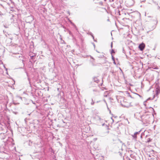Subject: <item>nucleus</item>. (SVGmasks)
<instances>
[{
	"label": "nucleus",
	"mask_w": 160,
	"mask_h": 160,
	"mask_svg": "<svg viewBox=\"0 0 160 160\" xmlns=\"http://www.w3.org/2000/svg\"><path fill=\"white\" fill-rule=\"evenodd\" d=\"M122 106L124 107L129 108L130 106H132V105H131L130 103H129L128 105H122Z\"/></svg>",
	"instance_id": "9d476101"
},
{
	"label": "nucleus",
	"mask_w": 160,
	"mask_h": 160,
	"mask_svg": "<svg viewBox=\"0 0 160 160\" xmlns=\"http://www.w3.org/2000/svg\"><path fill=\"white\" fill-rule=\"evenodd\" d=\"M32 44H33V42L32 41Z\"/></svg>",
	"instance_id": "473e14b6"
},
{
	"label": "nucleus",
	"mask_w": 160,
	"mask_h": 160,
	"mask_svg": "<svg viewBox=\"0 0 160 160\" xmlns=\"http://www.w3.org/2000/svg\"><path fill=\"white\" fill-rule=\"evenodd\" d=\"M82 64H77V65L78 66H80L81 65H82Z\"/></svg>",
	"instance_id": "393cba45"
},
{
	"label": "nucleus",
	"mask_w": 160,
	"mask_h": 160,
	"mask_svg": "<svg viewBox=\"0 0 160 160\" xmlns=\"http://www.w3.org/2000/svg\"><path fill=\"white\" fill-rule=\"evenodd\" d=\"M22 56L23 55L22 54H19L18 53L16 54L15 56V57L16 58H20V59L22 61V62L23 64V66H24L25 61L23 59V58L22 57Z\"/></svg>",
	"instance_id": "7ed1b4c3"
},
{
	"label": "nucleus",
	"mask_w": 160,
	"mask_h": 160,
	"mask_svg": "<svg viewBox=\"0 0 160 160\" xmlns=\"http://www.w3.org/2000/svg\"><path fill=\"white\" fill-rule=\"evenodd\" d=\"M137 95H139L140 97H141L140 95H139L138 94H137Z\"/></svg>",
	"instance_id": "cd10ccee"
},
{
	"label": "nucleus",
	"mask_w": 160,
	"mask_h": 160,
	"mask_svg": "<svg viewBox=\"0 0 160 160\" xmlns=\"http://www.w3.org/2000/svg\"><path fill=\"white\" fill-rule=\"evenodd\" d=\"M111 113V111L110 110V113Z\"/></svg>",
	"instance_id": "c85d7f7f"
},
{
	"label": "nucleus",
	"mask_w": 160,
	"mask_h": 160,
	"mask_svg": "<svg viewBox=\"0 0 160 160\" xmlns=\"http://www.w3.org/2000/svg\"><path fill=\"white\" fill-rule=\"evenodd\" d=\"M33 104H35V103H34V102H33Z\"/></svg>",
	"instance_id": "c9c22d12"
},
{
	"label": "nucleus",
	"mask_w": 160,
	"mask_h": 160,
	"mask_svg": "<svg viewBox=\"0 0 160 160\" xmlns=\"http://www.w3.org/2000/svg\"><path fill=\"white\" fill-rule=\"evenodd\" d=\"M156 93L155 95H154L153 98L155 97H157L158 96V94L160 92V89L156 88Z\"/></svg>",
	"instance_id": "423d86ee"
},
{
	"label": "nucleus",
	"mask_w": 160,
	"mask_h": 160,
	"mask_svg": "<svg viewBox=\"0 0 160 160\" xmlns=\"http://www.w3.org/2000/svg\"><path fill=\"white\" fill-rule=\"evenodd\" d=\"M16 98L17 100L19 101V102H21V101L22 100H25V98H22L19 96H17L16 97Z\"/></svg>",
	"instance_id": "39448f33"
},
{
	"label": "nucleus",
	"mask_w": 160,
	"mask_h": 160,
	"mask_svg": "<svg viewBox=\"0 0 160 160\" xmlns=\"http://www.w3.org/2000/svg\"><path fill=\"white\" fill-rule=\"evenodd\" d=\"M92 102L91 103V104L92 105H93L94 104L95 102L93 101L92 99Z\"/></svg>",
	"instance_id": "2eb2a0df"
},
{
	"label": "nucleus",
	"mask_w": 160,
	"mask_h": 160,
	"mask_svg": "<svg viewBox=\"0 0 160 160\" xmlns=\"http://www.w3.org/2000/svg\"><path fill=\"white\" fill-rule=\"evenodd\" d=\"M29 55H30V54H31V56H32V54H33V55H34V54H35V53H32L31 52H29Z\"/></svg>",
	"instance_id": "412c9836"
},
{
	"label": "nucleus",
	"mask_w": 160,
	"mask_h": 160,
	"mask_svg": "<svg viewBox=\"0 0 160 160\" xmlns=\"http://www.w3.org/2000/svg\"><path fill=\"white\" fill-rule=\"evenodd\" d=\"M115 52V51H114V50L113 49H112V51H111V53L112 54V53H114Z\"/></svg>",
	"instance_id": "dca6fc26"
},
{
	"label": "nucleus",
	"mask_w": 160,
	"mask_h": 160,
	"mask_svg": "<svg viewBox=\"0 0 160 160\" xmlns=\"http://www.w3.org/2000/svg\"><path fill=\"white\" fill-rule=\"evenodd\" d=\"M92 44L93 45V47H94V48H95V44H94V42H92Z\"/></svg>",
	"instance_id": "f3484780"
},
{
	"label": "nucleus",
	"mask_w": 160,
	"mask_h": 160,
	"mask_svg": "<svg viewBox=\"0 0 160 160\" xmlns=\"http://www.w3.org/2000/svg\"><path fill=\"white\" fill-rule=\"evenodd\" d=\"M129 96L131 98H132V96L130 95H129Z\"/></svg>",
	"instance_id": "a878e982"
},
{
	"label": "nucleus",
	"mask_w": 160,
	"mask_h": 160,
	"mask_svg": "<svg viewBox=\"0 0 160 160\" xmlns=\"http://www.w3.org/2000/svg\"><path fill=\"white\" fill-rule=\"evenodd\" d=\"M95 118L97 120H98L99 121L100 120L104 121V120L103 119L101 118V117L99 116H97Z\"/></svg>",
	"instance_id": "1a4fd4ad"
},
{
	"label": "nucleus",
	"mask_w": 160,
	"mask_h": 160,
	"mask_svg": "<svg viewBox=\"0 0 160 160\" xmlns=\"http://www.w3.org/2000/svg\"><path fill=\"white\" fill-rule=\"evenodd\" d=\"M110 72L112 74H113L114 73V71L113 70H111L110 71Z\"/></svg>",
	"instance_id": "6ab92c4d"
},
{
	"label": "nucleus",
	"mask_w": 160,
	"mask_h": 160,
	"mask_svg": "<svg viewBox=\"0 0 160 160\" xmlns=\"http://www.w3.org/2000/svg\"><path fill=\"white\" fill-rule=\"evenodd\" d=\"M33 104H35V103H34V102H33Z\"/></svg>",
	"instance_id": "f704fd0d"
},
{
	"label": "nucleus",
	"mask_w": 160,
	"mask_h": 160,
	"mask_svg": "<svg viewBox=\"0 0 160 160\" xmlns=\"http://www.w3.org/2000/svg\"><path fill=\"white\" fill-rule=\"evenodd\" d=\"M62 41H63V42H65L63 40Z\"/></svg>",
	"instance_id": "c756f323"
},
{
	"label": "nucleus",
	"mask_w": 160,
	"mask_h": 160,
	"mask_svg": "<svg viewBox=\"0 0 160 160\" xmlns=\"http://www.w3.org/2000/svg\"><path fill=\"white\" fill-rule=\"evenodd\" d=\"M96 51L97 52H98V53H99V52L98 51H97V50H96Z\"/></svg>",
	"instance_id": "bb28decb"
},
{
	"label": "nucleus",
	"mask_w": 160,
	"mask_h": 160,
	"mask_svg": "<svg viewBox=\"0 0 160 160\" xmlns=\"http://www.w3.org/2000/svg\"><path fill=\"white\" fill-rule=\"evenodd\" d=\"M112 60L114 61V63L116 64V63H115V61H114V60H115V58H114L112 55Z\"/></svg>",
	"instance_id": "f8f14e48"
},
{
	"label": "nucleus",
	"mask_w": 160,
	"mask_h": 160,
	"mask_svg": "<svg viewBox=\"0 0 160 160\" xmlns=\"http://www.w3.org/2000/svg\"><path fill=\"white\" fill-rule=\"evenodd\" d=\"M13 103L15 105H16L17 104H19V102H17V103H16L15 102H13Z\"/></svg>",
	"instance_id": "aec40b11"
},
{
	"label": "nucleus",
	"mask_w": 160,
	"mask_h": 160,
	"mask_svg": "<svg viewBox=\"0 0 160 160\" xmlns=\"http://www.w3.org/2000/svg\"><path fill=\"white\" fill-rule=\"evenodd\" d=\"M92 37H93V39H94V38L93 37V36H92Z\"/></svg>",
	"instance_id": "7c9ffc66"
},
{
	"label": "nucleus",
	"mask_w": 160,
	"mask_h": 160,
	"mask_svg": "<svg viewBox=\"0 0 160 160\" xmlns=\"http://www.w3.org/2000/svg\"><path fill=\"white\" fill-rule=\"evenodd\" d=\"M123 52L124 53H125V51L124 50L123 48Z\"/></svg>",
	"instance_id": "5701e85b"
},
{
	"label": "nucleus",
	"mask_w": 160,
	"mask_h": 160,
	"mask_svg": "<svg viewBox=\"0 0 160 160\" xmlns=\"http://www.w3.org/2000/svg\"><path fill=\"white\" fill-rule=\"evenodd\" d=\"M141 130L137 132H135L133 135H132V137L134 139H136L137 137L138 136H139L141 138H142L143 136V133H142V134L140 135V132H141Z\"/></svg>",
	"instance_id": "f03ea898"
},
{
	"label": "nucleus",
	"mask_w": 160,
	"mask_h": 160,
	"mask_svg": "<svg viewBox=\"0 0 160 160\" xmlns=\"http://www.w3.org/2000/svg\"><path fill=\"white\" fill-rule=\"evenodd\" d=\"M112 44H113V42H112L111 44V48H112Z\"/></svg>",
	"instance_id": "a211bd4d"
},
{
	"label": "nucleus",
	"mask_w": 160,
	"mask_h": 160,
	"mask_svg": "<svg viewBox=\"0 0 160 160\" xmlns=\"http://www.w3.org/2000/svg\"><path fill=\"white\" fill-rule=\"evenodd\" d=\"M96 41V42H97V40H96V41Z\"/></svg>",
	"instance_id": "2f4dec72"
},
{
	"label": "nucleus",
	"mask_w": 160,
	"mask_h": 160,
	"mask_svg": "<svg viewBox=\"0 0 160 160\" xmlns=\"http://www.w3.org/2000/svg\"><path fill=\"white\" fill-rule=\"evenodd\" d=\"M29 56L30 57V62H31V60H33L35 59V56H36V55L35 54H34L33 55V54H32V55L31 56V54H30L29 55Z\"/></svg>",
	"instance_id": "0eeeda50"
},
{
	"label": "nucleus",
	"mask_w": 160,
	"mask_h": 160,
	"mask_svg": "<svg viewBox=\"0 0 160 160\" xmlns=\"http://www.w3.org/2000/svg\"><path fill=\"white\" fill-rule=\"evenodd\" d=\"M151 141V139L150 138H148V140L147 141V142H150Z\"/></svg>",
	"instance_id": "ddd939ff"
},
{
	"label": "nucleus",
	"mask_w": 160,
	"mask_h": 160,
	"mask_svg": "<svg viewBox=\"0 0 160 160\" xmlns=\"http://www.w3.org/2000/svg\"><path fill=\"white\" fill-rule=\"evenodd\" d=\"M92 58V59H94L93 58H92H92Z\"/></svg>",
	"instance_id": "e433bc0d"
},
{
	"label": "nucleus",
	"mask_w": 160,
	"mask_h": 160,
	"mask_svg": "<svg viewBox=\"0 0 160 160\" xmlns=\"http://www.w3.org/2000/svg\"><path fill=\"white\" fill-rule=\"evenodd\" d=\"M152 115H153L152 114H146L143 115L141 116V119L142 120L144 119L145 121H148L150 117H152Z\"/></svg>",
	"instance_id": "f257e3e1"
},
{
	"label": "nucleus",
	"mask_w": 160,
	"mask_h": 160,
	"mask_svg": "<svg viewBox=\"0 0 160 160\" xmlns=\"http://www.w3.org/2000/svg\"><path fill=\"white\" fill-rule=\"evenodd\" d=\"M145 47V44L142 42L140 43L138 46L139 49L141 51H142L144 49Z\"/></svg>",
	"instance_id": "20e7f679"
},
{
	"label": "nucleus",
	"mask_w": 160,
	"mask_h": 160,
	"mask_svg": "<svg viewBox=\"0 0 160 160\" xmlns=\"http://www.w3.org/2000/svg\"><path fill=\"white\" fill-rule=\"evenodd\" d=\"M151 99L150 98H148L145 102H144V105H145V103L147 101L149 100H151Z\"/></svg>",
	"instance_id": "4468645a"
},
{
	"label": "nucleus",
	"mask_w": 160,
	"mask_h": 160,
	"mask_svg": "<svg viewBox=\"0 0 160 160\" xmlns=\"http://www.w3.org/2000/svg\"><path fill=\"white\" fill-rule=\"evenodd\" d=\"M93 80L95 82L98 83L99 82V80L96 77H94L93 78Z\"/></svg>",
	"instance_id": "6e6552de"
},
{
	"label": "nucleus",
	"mask_w": 160,
	"mask_h": 160,
	"mask_svg": "<svg viewBox=\"0 0 160 160\" xmlns=\"http://www.w3.org/2000/svg\"><path fill=\"white\" fill-rule=\"evenodd\" d=\"M111 118L113 122H114V120H113V119L111 117Z\"/></svg>",
	"instance_id": "b1692460"
},
{
	"label": "nucleus",
	"mask_w": 160,
	"mask_h": 160,
	"mask_svg": "<svg viewBox=\"0 0 160 160\" xmlns=\"http://www.w3.org/2000/svg\"><path fill=\"white\" fill-rule=\"evenodd\" d=\"M150 108H151V109L152 111H153V112L154 111V110L153 108H151V107H150Z\"/></svg>",
	"instance_id": "4be33fe9"
},
{
	"label": "nucleus",
	"mask_w": 160,
	"mask_h": 160,
	"mask_svg": "<svg viewBox=\"0 0 160 160\" xmlns=\"http://www.w3.org/2000/svg\"><path fill=\"white\" fill-rule=\"evenodd\" d=\"M100 121L102 123V125L104 126V124H105V123L104 122V121L100 120Z\"/></svg>",
	"instance_id": "9b49d317"
},
{
	"label": "nucleus",
	"mask_w": 160,
	"mask_h": 160,
	"mask_svg": "<svg viewBox=\"0 0 160 160\" xmlns=\"http://www.w3.org/2000/svg\"><path fill=\"white\" fill-rule=\"evenodd\" d=\"M97 103H98V102H99V101H97Z\"/></svg>",
	"instance_id": "72a5a7b5"
},
{
	"label": "nucleus",
	"mask_w": 160,
	"mask_h": 160,
	"mask_svg": "<svg viewBox=\"0 0 160 160\" xmlns=\"http://www.w3.org/2000/svg\"><path fill=\"white\" fill-rule=\"evenodd\" d=\"M58 90H59V88H58Z\"/></svg>",
	"instance_id": "4c0bfd02"
}]
</instances>
